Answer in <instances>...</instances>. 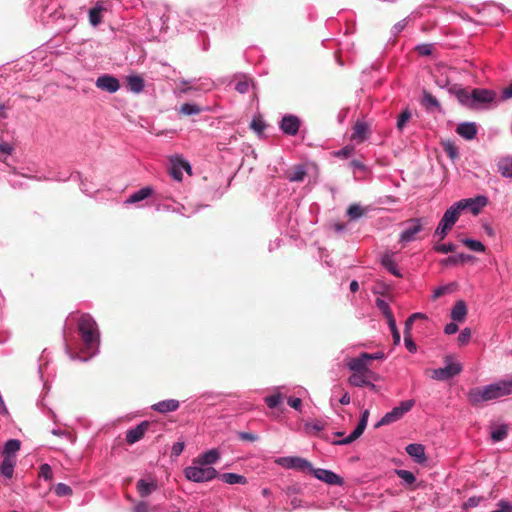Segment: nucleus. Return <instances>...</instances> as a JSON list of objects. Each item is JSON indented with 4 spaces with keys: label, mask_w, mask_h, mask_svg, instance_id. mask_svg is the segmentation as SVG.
<instances>
[{
    "label": "nucleus",
    "mask_w": 512,
    "mask_h": 512,
    "mask_svg": "<svg viewBox=\"0 0 512 512\" xmlns=\"http://www.w3.org/2000/svg\"><path fill=\"white\" fill-rule=\"evenodd\" d=\"M55 493L58 496H68L72 494V489L70 486L64 483H58L55 486Z\"/></svg>",
    "instance_id": "nucleus-51"
},
{
    "label": "nucleus",
    "mask_w": 512,
    "mask_h": 512,
    "mask_svg": "<svg viewBox=\"0 0 512 512\" xmlns=\"http://www.w3.org/2000/svg\"><path fill=\"white\" fill-rule=\"evenodd\" d=\"M217 478L229 485H245L247 483V478L245 476L232 472L219 474Z\"/></svg>",
    "instance_id": "nucleus-31"
},
{
    "label": "nucleus",
    "mask_w": 512,
    "mask_h": 512,
    "mask_svg": "<svg viewBox=\"0 0 512 512\" xmlns=\"http://www.w3.org/2000/svg\"><path fill=\"white\" fill-rule=\"evenodd\" d=\"M155 508L151 507L146 501H139L133 507L132 512H154Z\"/></svg>",
    "instance_id": "nucleus-52"
},
{
    "label": "nucleus",
    "mask_w": 512,
    "mask_h": 512,
    "mask_svg": "<svg viewBox=\"0 0 512 512\" xmlns=\"http://www.w3.org/2000/svg\"><path fill=\"white\" fill-rule=\"evenodd\" d=\"M221 458L218 449L212 448L198 455L192 460L190 466L183 470L185 478L194 483H206L219 476L218 471L213 467Z\"/></svg>",
    "instance_id": "nucleus-2"
},
{
    "label": "nucleus",
    "mask_w": 512,
    "mask_h": 512,
    "mask_svg": "<svg viewBox=\"0 0 512 512\" xmlns=\"http://www.w3.org/2000/svg\"><path fill=\"white\" fill-rule=\"evenodd\" d=\"M462 371V366L458 362H454L451 357L445 358V366L434 369L432 378L439 381L449 380Z\"/></svg>",
    "instance_id": "nucleus-6"
},
{
    "label": "nucleus",
    "mask_w": 512,
    "mask_h": 512,
    "mask_svg": "<svg viewBox=\"0 0 512 512\" xmlns=\"http://www.w3.org/2000/svg\"><path fill=\"white\" fill-rule=\"evenodd\" d=\"M396 474L398 475V477L406 484V485H411L415 482L416 478L414 476V474L411 472V471H408V470H404V469H399V470H396Z\"/></svg>",
    "instance_id": "nucleus-44"
},
{
    "label": "nucleus",
    "mask_w": 512,
    "mask_h": 512,
    "mask_svg": "<svg viewBox=\"0 0 512 512\" xmlns=\"http://www.w3.org/2000/svg\"><path fill=\"white\" fill-rule=\"evenodd\" d=\"M409 23V17H406L402 20H400L399 22H397L396 24L393 25L392 29H391V34L396 37L398 36L408 25Z\"/></svg>",
    "instance_id": "nucleus-48"
},
{
    "label": "nucleus",
    "mask_w": 512,
    "mask_h": 512,
    "mask_svg": "<svg viewBox=\"0 0 512 512\" xmlns=\"http://www.w3.org/2000/svg\"><path fill=\"white\" fill-rule=\"evenodd\" d=\"M283 491L284 494L289 498L299 494L301 492V487L298 485H290L287 486Z\"/></svg>",
    "instance_id": "nucleus-56"
},
{
    "label": "nucleus",
    "mask_w": 512,
    "mask_h": 512,
    "mask_svg": "<svg viewBox=\"0 0 512 512\" xmlns=\"http://www.w3.org/2000/svg\"><path fill=\"white\" fill-rule=\"evenodd\" d=\"M450 91H452V89ZM453 92L461 105L472 109V91L469 92L464 88H455Z\"/></svg>",
    "instance_id": "nucleus-32"
},
{
    "label": "nucleus",
    "mask_w": 512,
    "mask_h": 512,
    "mask_svg": "<svg viewBox=\"0 0 512 512\" xmlns=\"http://www.w3.org/2000/svg\"><path fill=\"white\" fill-rule=\"evenodd\" d=\"M301 126V120L298 116L293 114H286L282 116L279 121V129L287 136H295L298 134Z\"/></svg>",
    "instance_id": "nucleus-10"
},
{
    "label": "nucleus",
    "mask_w": 512,
    "mask_h": 512,
    "mask_svg": "<svg viewBox=\"0 0 512 512\" xmlns=\"http://www.w3.org/2000/svg\"><path fill=\"white\" fill-rule=\"evenodd\" d=\"M462 244L468 247L470 250L474 252L483 253L486 250L485 245L479 240L464 238L461 240Z\"/></svg>",
    "instance_id": "nucleus-40"
},
{
    "label": "nucleus",
    "mask_w": 512,
    "mask_h": 512,
    "mask_svg": "<svg viewBox=\"0 0 512 512\" xmlns=\"http://www.w3.org/2000/svg\"><path fill=\"white\" fill-rule=\"evenodd\" d=\"M467 398L472 405H479L483 402L498 399L492 383L481 387L471 388L467 394Z\"/></svg>",
    "instance_id": "nucleus-5"
},
{
    "label": "nucleus",
    "mask_w": 512,
    "mask_h": 512,
    "mask_svg": "<svg viewBox=\"0 0 512 512\" xmlns=\"http://www.w3.org/2000/svg\"><path fill=\"white\" fill-rule=\"evenodd\" d=\"M150 423L148 421H142L137 426L129 429L126 432V442L130 445L138 442L141 440L145 434V432L148 430Z\"/></svg>",
    "instance_id": "nucleus-15"
},
{
    "label": "nucleus",
    "mask_w": 512,
    "mask_h": 512,
    "mask_svg": "<svg viewBox=\"0 0 512 512\" xmlns=\"http://www.w3.org/2000/svg\"><path fill=\"white\" fill-rule=\"evenodd\" d=\"M416 51L421 56H429L432 53V44L423 43L416 46Z\"/></svg>",
    "instance_id": "nucleus-53"
},
{
    "label": "nucleus",
    "mask_w": 512,
    "mask_h": 512,
    "mask_svg": "<svg viewBox=\"0 0 512 512\" xmlns=\"http://www.w3.org/2000/svg\"><path fill=\"white\" fill-rule=\"evenodd\" d=\"M498 172L504 178H512V157L507 156L498 160Z\"/></svg>",
    "instance_id": "nucleus-33"
},
{
    "label": "nucleus",
    "mask_w": 512,
    "mask_h": 512,
    "mask_svg": "<svg viewBox=\"0 0 512 512\" xmlns=\"http://www.w3.org/2000/svg\"><path fill=\"white\" fill-rule=\"evenodd\" d=\"M97 88L107 91L108 93H115L120 88L119 80L109 74L99 76L95 82Z\"/></svg>",
    "instance_id": "nucleus-14"
},
{
    "label": "nucleus",
    "mask_w": 512,
    "mask_h": 512,
    "mask_svg": "<svg viewBox=\"0 0 512 512\" xmlns=\"http://www.w3.org/2000/svg\"><path fill=\"white\" fill-rule=\"evenodd\" d=\"M456 132L465 140H472L478 133V128L475 122H462L457 128Z\"/></svg>",
    "instance_id": "nucleus-18"
},
{
    "label": "nucleus",
    "mask_w": 512,
    "mask_h": 512,
    "mask_svg": "<svg viewBox=\"0 0 512 512\" xmlns=\"http://www.w3.org/2000/svg\"><path fill=\"white\" fill-rule=\"evenodd\" d=\"M442 147L447 156L455 161L459 157L458 147L455 145L453 141L447 140L442 143Z\"/></svg>",
    "instance_id": "nucleus-38"
},
{
    "label": "nucleus",
    "mask_w": 512,
    "mask_h": 512,
    "mask_svg": "<svg viewBox=\"0 0 512 512\" xmlns=\"http://www.w3.org/2000/svg\"><path fill=\"white\" fill-rule=\"evenodd\" d=\"M421 104L427 110L441 111V105H440L439 101L437 100V98L426 90H424L422 93Z\"/></svg>",
    "instance_id": "nucleus-28"
},
{
    "label": "nucleus",
    "mask_w": 512,
    "mask_h": 512,
    "mask_svg": "<svg viewBox=\"0 0 512 512\" xmlns=\"http://www.w3.org/2000/svg\"><path fill=\"white\" fill-rule=\"evenodd\" d=\"M470 338H471V330L469 328H464L458 335L459 345H466L469 342Z\"/></svg>",
    "instance_id": "nucleus-54"
},
{
    "label": "nucleus",
    "mask_w": 512,
    "mask_h": 512,
    "mask_svg": "<svg viewBox=\"0 0 512 512\" xmlns=\"http://www.w3.org/2000/svg\"><path fill=\"white\" fill-rule=\"evenodd\" d=\"M405 229L401 232L399 241L401 243H409L415 240L416 234L422 230L420 218H412L405 222Z\"/></svg>",
    "instance_id": "nucleus-11"
},
{
    "label": "nucleus",
    "mask_w": 512,
    "mask_h": 512,
    "mask_svg": "<svg viewBox=\"0 0 512 512\" xmlns=\"http://www.w3.org/2000/svg\"><path fill=\"white\" fill-rule=\"evenodd\" d=\"M364 214V209L359 204H352L347 209V215L351 220H357Z\"/></svg>",
    "instance_id": "nucleus-42"
},
{
    "label": "nucleus",
    "mask_w": 512,
    "mask_h": 512,
    "mask_svg": "<svg viewBox=\"0 0 512 512\" xmlns=\"http://www.w3.org/2000/svg\"><path fill=\"white\" fill-rule=\"evenodd\" d=\"M375 304L385 318L393 315L389 304L384 299L376 298Z\"/></svg>",
    "instance_id": "nucleus-45"
},
{
    "label": "nucleus",
    "mask_w": 512,
    "mask_h": 512,
    "mask_svg": "<svg viewBox=\"0 0 512 512\" xmlns=\"http://www.w3.org/2000/svg\"><path fill=\"white\" fill-rule=\"evenodd\" d=\"M474 260V256L464 253H459L456 255H451L447 257L446 259L441 261L442 265L445 266H451V265H457L459 263H465Z\"/></svg>",
    "instance_id": "nucleus-35"
},
{
    "label": "nucleus",
    "mask_w": 512,
    "mask_h": 512,
    "mask_svg": "<svg viewBox=\"0 0 512 512\" xmlns=\"http://www.w3.org/2000/svg\"><path fill=\"white\" fill-rule=\"evenodd\" d=\"M368 365V353H361L356 358H351L347 362V367L349 370L353 372H365L367 370Z\"/></svg>",
    "instance_id": "nucleus-20"
},
{
    "label": "nucleus",
    "mask_w": 512,
    "mask_h": 512,
    "mask_svg": "<svg viewBox=\"0 0 512 512\" xmlns=\"http://www.w3.org/2000/svg\"><path fill=\"white\" fill-rule=\"evenodd\" d=\"M276 463L284 468L295 469L303 472H310L312 469V464L308 460L296 456L280 457L276 460Z\"/></svg>",
    "instance_id": "nucleus-9"
},
{
    "label": "nucleus",
    "mask_w": 512,
    "mask_h": 512,
    "mask_svg": "<svg viewBox=\"0 0 512 512\" xmlns=\"http://www.w3.org/2000/svg\"><path fill=\"white\" fill-rule=\"evenodd\" d=\"M153 194V189L150 186L143 187L132 193L126 200L125 204L139 203Z\"/></svg>",
    "instance_id": "nucleus-23"
},
{
    "label": "nucleus",
    "mask_w": 512,
    "mask_h": 512,
    "mask_svg": "<svg viewBox=\"0 0 512 512\" xmlns=\"http://www.w3.org/2000/svg\"><path fill=\"white\" fill-rule=\"evenodd\" d=\"M465 204L466 202L464 203L457 201L444 212L438 226L434 231V237H438L439 241L445 239L449 231L458 221L462 211L465 210Z\"/></svg>",
    "instance_id": "nucleus-3"
},
{
    "label": "nucleus",
    "mask_w": 512,
    "mask_h": 512,
    "mask_svg": "<svg viewBox=\"0 0 512 512\" xmlns=\"http://www.w3.org/2000/svg\"><path fill=\"white\" fill-rule=\"evenodd\" d=\"M404 344H405L406 349L410 353H416L417 352V345L414 342V340L412 339V337H404Z\"/></svg>",
    "instance_id": "nucleus-57"
},
{
    "label": "nucleus",
    "mask_w": 512,
    "mask_h": 512,
    "mask_svg": "<svg viewBox=\"0 0 512 512\" xmlns=\"http://www.w3.org/2000/svg\"><path fill=\"white\" fill-rule=\"evenodd\" d=\"M70 177L80 181V189L84 194L90 196L97 191L96 186L92 182H88L87 179H82L80 173L77 172L75 175L71 174Z\"/></svg>",
    "instance_id": "nucleus-36"
},
{
    "label": "nucleus",
    "mask_w": 512,
    "mask_h": 512,
    "mask_svg": "<svg viewBox=\"0 0 512 512\" xmlns=\"http://www.w3.org/2000/svg\"><path fill=\"white\" fill-rule=\"evenodd\" d=\"M406 452L419 464H422L426 461L425 448L422 444H409L406 446Z\"/></svg>",
    "instance_id": "nucleus-21"
},
{
    "label": "nucleus",
    "mask_w": 512,
    "mask_h": 512,
    "mask_svg": "<svg viewBox=\"0 0 512 512\" xmlns=\"http://www.w3.org/2000/svg\"><path fill=\"white\" fill-rule=\"evenodd\" d=\"M492 384L494 386L497 398H501V397L507 396L500 380H498V381H496V382H494Z\"/></svg>",
    "instance_id": "nucleus-61"
},
{
    "label": "nucleus",
    "mask_w": 512,
    "mask_h": 512,
    "mask_svg": "<svg viewBox=\"0 0 512 512\" xmlns=\"http://www.w3.org/2000/svg\"><path fill=\"white\" fill-rule=\"evenodd\" d=\"M77 329L82 342L81 352L87 356H79L70 349L68 344L65 346V351L72 360L88 361L99 353L100 330L98 324L90 314L83 313L77 319Z\"/></svg>",
    "instance_id": "nucleus-1"
},
{
    "label": "nucleus",
    "mask_w": 512,
    "mask_h": 512,
    "mask_svg": "<svg viewBox=\"0 0 512 512\" xmlns=\"http://www.w3.org/2000/svg\"><path fill=\"white\" fill-rule=\"evenodd\" d=\"M21 448V442L18 439H9L4 444L3 454L8 457H15V453Z\"/></svg>",
    "instance_id": "nucleus-37"
},
{
    "label": "nucleus",
    "mask_w": 512,
    "mask_h": 512,
    "mask_svg": "<svg viewBox=\"0 0 512 512\" xmlns=\"http://www.w3.org/2000/svg\"><path fill=\"white\" fill-rule=\"evenodd\" d=\"M137 491L139 495L143 498L148 497L152 492L157 490L158 485L155 480L147 481L145 479H140L136 485Z\"/></svg>",
    "instance_id": "nucleus-24"
},
{
    "label": "nucleus",
    "mask_w": 512,
    "mask_h": 512,
    "mask_svg": "<svg viewBox=\"0 0 512 512\" xmlns=\"http://www.w3.org/2000/svg\"><path fill=\"white\" fill-rule=\"evenodd\" d=\"M415 405V400L408 399L401 401L400 404L394 407L391 411L387 412L376 424L375 427L379 428L384 425H389L400 420L407 412H409Z\"/></svg>",
    "instance_id": "nucleus-4"
},
{
    "label": "nucleus",
    "mask_w": 512,
    "mask_h": 512,
    "mask_svg": "<svg viewBox=\"0 0 512 512\" xmlns=\"http://www.w3.org/2000/svg\"><path fill=\"white\" fill-rule=\"evenodd\" d=\"M310 472L314 475L315 478H317L320 481H323L328 485L342 486L344 484V479L331 470L323 468H314L312 466Z\"/></svg>",
    "instance_id": "nucleus-12"
},
{
    "label": "nucleus",
    "mask_w": 512,
    "mask_h": 512,
    "mask_svg": "<svg viewBox=\"0 0 512 512\" xmlns=\"http://www.w3.org/2000/svg\"><path fill=\"white\" fill-rule=\"evenodd\" d=\"M202 111V109L195 103H184L180 106L178 112L183 115L191 116L197 115Z\"/></svg>",
    "instance_id": "nucleus-41"
},
{
    "label": "nucleus",
    "mask_w": 512,
    "mask_h": 512,
    "mask_svg": "<svg viewBox=\"0 0 512 512\" xmlns=\"http://www.w3.org/2000/svg\"><path fill=\"white\" fill-rule=\"evenodd\" d=\"M350 385L354 387H365L370 386L374 388L375 385L371 383L366 376L365 372H353L352 375L348 379Z\"/></svg>",
    "instance_id": "nucleus-27"
},
{
    "label": "nucleus",
    "mask_w": 512,
    "mask_h": 512,
    "mask_svg": "<svg viewBox=\"0 0 512 512\" xmlns=\"http://www.w3.org/2000/svg\"><path fill=\"white\" fill-rule=\"evenodd\" d=\"M456 249V245L453 244V243H447V244H435L433 246V250L438 252V253H442V254H447V253H450V252H454Z\"/></svg>",
    "instance_id": "nucleus-47"
},
{
    "label": "nucleus",
    "mask_w": 512,
    "mask_h": 512,
    "mask_svg": "<svg viewBox=\"0 0 512 512\" xmlns=\"http://www.w3.org/2000/svg\"><path fill=\"white\" fill-rule=\"evenodd\" d=\"M467 315V306L463 300L457 301L451 309V318L455 322H463Z\"/></svg>",
    "instance_id": "nucleus-25"
},
{
    "label": "nucleus",
    "mask_w": 512,
    "mask_h": 512,
    "mask_svg": "<svg viewBox=\"0 0 512 512\" xmlns=\"http://www.w3.org/2000/svg\"><path fill=\"white\" fill-rule=\"evenodd\" d=\"M500 381L503 385L506 395L507 396L511 395L512 394V377H507V378L501 379Z\"/></svg>",
    "instance_id": "nucleus-58"
},
{
    "label": "nucleus",
    "mask_w": 512,
    "mask_h": 512,
    "mask_svg": "<svg viewBox=\"0 0 512 512\" xmlns=\"http://www.w3.org/2000/svg\"><path fill=\"white\" fill-rule=\"evenodd\" d=\"M287 403L290 407H292L295 410L300 411L302 406V400L297 397H289L287 400Z\"/></svg>",
    "instance_id": "nucleus-59"
},
{
    "label": "nucleus",
    "mask_w": 512,
    "mask_h": 512,
    "mask_svg": "<svg viewBox=\"0 0 512 512\" xmlns=\"http://www.w3.org/2000/svg\"><path fill=\"white\" fill-rule=\"evenodd\" d=\"M39 477L45 481H49L53 477L52 469L49 464L44 463L39 468Z\"/></svg>",
    "instance_id": "nucleus-49"
},
{
    "label": "nucleus",
    "mask_w": 512,
    "mask_h": 512,
    "mask_svg": "<svg viewBox=\"0 0 512 512\" xmlns=\"http://www.w3.org/2000/svg\"><path fill=\"white\" fill-rule=\"evenodd\" d=\"M411 112L409 109H405L404 111L401 112V114L399 115L398 119H397V129L399 131H402L404 126L406 125V123L411 119Z\"/></svg>",
    "instance_id": "nucleus-46"
},
{
    "label": "nucleus",
    "mask_w": 512,
    "mask_h": 512,
    "mask_svg": "<svg viewBox=\"0 0 512 512\" xmlns=\"http://www.w3.org/2000/svg\"><path fill=\"white\" fill-rule=\"evenodd\" d=\"M290 499V508H287V510L289 511H292V510H295V509H298V508H301V507H304V508H311L312 505L307 503L305 505L302 504V500L297 498L296 496H293V497H289Z\"/></svg>",
    "instance_id": "nucleus-50"
},
{
    "label": "nucleus",
    "mask_w": 512,
    "mask_h": 512,
    "mask_svg": "<svg viewBox=\"0 0 512 512\" xmlns=\"http://www.w3.org/2000/svg\"><path fill=\"white\" fill-rule=\"evenodd\" d=\"M249 82L247 80H242V81H238L236 84H235V87L234 89L240 93V94H245L248 92L249 90Z\"/></svg>",
    "instance_id": "nucleus-55"
},
{
    "label": "nucleus",
    "mask_w": 512,
    "mask_h": 512,
    "mask_svg": "<svg viewBox=\"0 0 512 512\" xmlns=\"http://www.w3.org/2000/svg\"><path fill=\"white\" fill-rule=\"evenodd\" d=\"M460 202H466L465 209L469 208L473 214H478L480 209L487 204V198L485 196H477L475 198L462 199Z\"/></svg>",
    "instance_id": "nucleus-22"
},
{
    "label": "nucleus",
    "mask_w": 512,
    "mask_h": 512,
    "mask_svg": "<svg viewBox=\"0 0 512 512\" xmlns=\"http://www.w3.org/2000/svg\"><path fill=\"white\" fill-rule=\"evenodd\" d=\"M496 93L489 89L474 88L472 89V109H484L488 104L495 101Z\"/></svg>",
    "instance_id": "nucleus-7"
},
{
    "label": "nucleus",
    "mask_w": 512,
    "mask_h": 512,
    "mask_svg": "<svg viewBox=\"0 0 512 512\" xmlns=\"http://www.w3.org/2000/svg\"><path fill=\"white\" fill-rule=\"evenodd\" d=\"M15 465H16L15 457L4 456L3 460L1 462V465H0V473L5 478H8V479L12 478Z\"/></svg>",
    "instance_id": "nucleus-30"
},
{
    "label": "nucleus",
    "mask_w": 512,
    "mask_h": 512,
    "mask_svg": "<svg viewBox=\"0 0 512 512\" xmlns=\"http://www.w3.org/2000/svg\"><path fill=\"white\" fill-rule=\"evenodd\" d=\"M251 128L257 133H261L265 128V124L261 120H253L251 122Z\"/></svg>",
    "instance_id": "nucleus-64"
},
{
    "label": "nucleus",
    "mask_w": 512,
    "mask_h": 512,
    "mask_svg": "<svg viewBox=\"0 0 512 512\" xmlns=\"http://www.w3.org/2000/svg\"><path fill=\"white\" fill-rule=\"evenodd\" d=\"M63 19L67 21V24L65 25V29H67V30H70L73 27H75L78 22L77 17H75L72 14L67 17L65 16Z\"/></svg>",
    "instance_id": "nucleus-62"
},
{
    "label": "nucleus",
    "mask_w": 512,
    "mask_h": 512,
    "mask_svg": "<svg viewBox=\"0 0 512 512\" xmlns=\"http://www.w3.org/2000/svg\"><path fill=\"white\" fill-rule=\"evenodd\" d=\"M394 253L393 252H385L381 256V265L392 275L398 278H402L403 274L401 273L400 269L398 268V265L396 261L394 260Z\"/></svg>",
    "instance_id": "nucleus-16"
},
{
    "label": "nucleus",
    "mask_w": 512,
    "mask_h": 512,
    "mask_svg": "<svg viewBox=\"0 0 512 512\" xmlns=\"http://www.w3.org/2000/svg\"><path fill=\"white\" fill-rule=\"evenodd\" d=\"M369 127L363 121H357L353 127L352 139L357 142H363L368 133Z\"/></svg>",
    "instance_id": "nucleus-34"
},
{
    "label": "nucleus",
    "mask_w": 512,
    "mask_h": 512,
    "mask_svg": "<svg viewBox=\"0 0 512 512\" xmlns=\"http://www.w3.org/2000/svg\"><path fill=\"white\" fill-rule=\"evenodd\" d=\"M187 171L189 174L191 173V166L189 162L180 158L173 157L170 161L169 174L176 181H181L183 178V171Z\"/></svg>",
    "instance_id": "nucleus-13"
},
{
    "label": "nucleus",
    "mask_w": 512,
    "mask_h": 512,
    "mask_svg": "<svg viewBox=\"0 0 512 512\" xmlns=\"http://www.w3.org/2000/svg\"><path fill=\"white\" fill-rule=\"evenodd\" d=\"M306 175V169L303 165L295 166L291 172L288 173V180L291 182H299L304 179Z\"/></svg>",
    "instance_id": "nucleus-39"
},
{
    "label": "nucleus",
    "mask_w": 512,
    "mask_h": 512,
    "mask_svg": "<svg viewBox=\"0 0 512 512\" xmlns=\"http://www.w3.org/2000/svg\"><path fill=\"white\" fill-rule=\"evenodd\" d=\"M350 166L354 170H359V171H366L367 170L366 165L363 162H361L360 160H357V159L352 160L350 162Z\"/></svg>",
    "instance_id": "nucleus-63"
},
{
    "label": "nucleus",
    "mask_w": 512,
    "mask_h": 512,
    "mask_svg": "<svg viewBox=\"0 0 512 512\" xmlns=\"http://www.w3.org/2000/svg\"><path fill=\"white\" fill-rule=\"evenodd\" d=\"M368 418H369V411L364 410L361 414V418H360L357 426L355 427V429L347 437L340 439V440L333 441L332 443L334 445H347V444L354 442L356 439H358L363 434L364 430L366 429L367 423H368Z\"/></svg>",
    "instance_id": "nucleus-8"
},
{
    "label": "nucleus",
    "mask_w": 512,
    "mask_h": 512,
    "mask_svg": "<svg viewBox=\"0 0 512 512\" xmlns=\"http://www.w3.org/2000/svg\"><path fill=\"white\" fill-rule=\"evenodd\" d=\"M107 11V7L103 1H97L95 5L88 11L89 23L93 27H97L102 22V12Z\"/></svg>",
    "instance_id": "nucleus-17"
},
{
    "label": "nucleus",
    "mask_w": 512,
    "mask_h": 512,
    "mask_svg": "<svg viewBox=\"0 0 512 512\" xmlns=\"http://www.w3.org/2000/svg\"><path fill=\"white\" fill-rule=\"evenodd\" d=\"M179 406H180V402L178 400L166 399V400H162V401H159V402L153 404L151 406V409L156 412L166 414L169 412L176 411L179 408Z\"/></svg>",
    "instance_id": "nucleus-19"
},
{
    "label": "nucleus",
    "mask_w": 512,
    "mask_h": 512,
    "mask_svg": "<svg viewBox=\"0 0 512 512\" xmlns=\"http://www.w3.org/2000/svg\"><path fill=\"white\" fill-rule=\"evenodd\" d=\"M264 401L270 409H274L277 408L282 403L283 398L280 393H275L273 395L266 396L264 398Z\"/></svg>",
    "instance_id": "nucleus-43"
},
{
    "label": "nucleus",
    "mask_w": 512,
    "mask_h": 512,
    "mask_svg": "<svg viewBox=\"0 0 512 512\" xmlns=\"http://www.w3.org/2000/svg\"><path fill=\"white\" fill-rule=\"evenodd\" d=\"M239 438L244 441L254 442L258 440V436L256 434L250 432H240L238 434Z\"/></svg>",
    "instance_id": "nucleus-60"
},
{
    "label": "nucleus",
    "mask_w": 512,
    "mask_h": 512,
    "mask_svg": "<svg viewBox=\"0 0 512 512\" xmlns=\"http://www.w3.org/2000/svg\"><path fill=\"white\" fill-rule=\"evenodd\" d=\"M126 82L128 90L136 94L142 92L145 86L144 79L139 75H129Z\"/></svg>",
    "instance_id": "nucleus-29"
},
{
    "label": "nucleus",
    "mask_w": 512,
    "mask_h": 512,
    "mask_svg": "<svg viewBox=\"0 0 512 512\" xmlns=\"http://www.w3.org/2000/svg\"><path fill=\"white\" fill-rule=\"evenodd\" d=\"M508 431H509L508 424H498V425L491 426V431H490L491 440L494 443L503 441L507 437Z\"/></svg>",
    "instance_id": "nucleus-26"
}]
</instances>
